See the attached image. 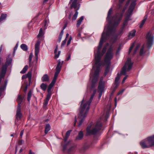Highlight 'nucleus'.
Returning <instances> with one entry per match:
<instances>
[{
    "label": "nucleus",
    "mask_w": 154,
    "mask_h": 154,
    "mask_svg": "<svg viewBox=\"0 0 154 154\" xmlns=\"http://www.w3.org/2000/svg\"><path fill=\"white\" fill-rule=\"evenodd\" d=\"M28 69V66H26L23 69V70L20 72V73L22 74L25 73Z\"/></svg>",
    "instance_id": "obj_31"
},
{
    "label": "nucleus",
    "mask_w": 154,
    "mask_h": 154,
    "mask_svg": "<svg viewBox=\"0 0 154 154\" xmlns=\"http://www.w3.org/2000/svg\"><path fill=\"white\" fill-rule=\"evenodd\" d=\"M8 66L5 64L2 65V71L0 76L1 78H3L6 74Z\"/></svg>",
    "instance_id": "obj_13"
},
{
    "label": "nucleus",
    "mask_w": 154,
    "mask_h": 154,
    "mask_svg": "<svg viewBox=\"0 0 154 154\" xmlns=\"http://www.w3.org/2000/svg\"><path fill=\"white\" fill-rule=\"evenodd\" d=\"M134 44L133 43L132 44V45H131V47H130V49H129V53H130L131 51L132 50V49L133 48L134 46Z\"/></svg>",
    "instance_id": "obj_47"
},
{
    "label": "nucleus",
    "mask_w": 154,
    "mask_h": 154,
    "mask_svg": "<svg viewBox=\"0 0 154 154\" xmlns=\"http://www.w3.org/2000/svg\"><path fill=\"white\" fill-rule=\"evenodd\" d=\"M135 3L134 2L132 3L130 6L128 11L126 12V15H127V17L124 21L123 24V27H124L127 26L128 24V20L129 17L131 14V13L134 8L135 6Z\"/></svg>",
    "instance_id": "obj_6"
},
{
    "label": "nucleus",
    "mask_w": 154,
    "mask_h": 154,
    "mask_svg": "<svg viewBox=\"0 0 154 154\" xmlns=\"http://www.w3.org/2000/svg\"><path fill=\"white\" fill-rule=\"evenodd\" d=\"M17 102L18 103V106H20L21 107V104L22 101V98L20 95H19L17 99Z\"/></svg>",
    "instance_id": "obj_19"
},
{
    "label": "nucleus",
    "mask_w": 154,
    "mask_h": 154,
    "mask_svg": "<svg viewBox=\"0 0 154 154\" xmlns=\"http://www.w3.org/2000/svg\"><path fill=\"white\" fill-rule=\"evenodd\" d=\"M71 132V131H67L66 133V137L64 138V140L65 141L67 139L68 137L70 135Z\"/></svg>",
    "instance_id": "obj_37"
},
{
    "label": "nucleus",
    "mask_w": 154,
    "mask_h": 154,
    "mask_svg": "<svg viewBox=\"0 0 154 154\" xmlns=\"http://www.w3.org/2000/svg\"><path fill=\"white\" fill-rule=\"evenodd\" d=\"M47 85L44 83H42L40 85L41 88L43 91H45L47 88Z\"/></svg>",
    "instance_id": "obj_30"
},
{
    "label": "nucleus",
    "mask_w": 154,
    "mask_h": 154,
    "mask_svg": "<svg viewBox=\"0 0 154 154\" xmlns=\"http://www.w3.org/2000/svg\"><path fill=\"white\" fill-rule=\"evenodd\" d=\"M75 149V147L74 146H71L68 150V152H70L74 151Z\"/></svg>",
    "instance_id": "obj_46"
},
{
    "label": "nucleus",
    "mask_w": 154,
    "mask_h": 154,
    "mask_svg": "<svg viewBox=\"0 0 154 154\" xmlns=\"http://www.w3.org/2000/svg\"><path fill=\"white\" fill-rule=\"evenodd\" d=\"M26 75L27 77L29 78V81H30L32 76L31 72V71H29L28 73Z\"/></svg>",
    "instance_id": "obj_36"
},
{
    "label": "nucleus",
    "mask_w": 154,
    "mask_h": 154,
    "mask_svg": "<svg viewBox=\"0 0 154 154\" xmlns=\"http://www.w3.org/2000/svg\"><path fill=\"white\" fill-rule=\"evenodd\" d=\"M57 50H58V47L57 46L56 47V48L55 50H54V53L55 54V57L56 58H57L58 57H59V55L60 53V51H58V54H57Z\"/></svg>",
    "instance_id": "obj_22"
},
{
    "label": "nucleus",
    "mask_w": 154,
    "mask_h": 154,
    "mask_svg": "<svg viewBox=\"0 0 154 154\" xmlns=\"http://www.w3.org/2000/svg\"><path fill=\"white\" fill-rule=\"evenodd\" d=\"M22 116V114L21 112V107L19 106L17 107V113L16 115V120H15V124L18 125V124L17 122V121L20 120Z\"/></svg>",
    "instance_id": "obj_11"
},
{
    "label": "nucleus",
    "mask_w": 154,
    "mask_h": 154,
    "mask_svg": "<svg viewBox=\"0 0 154 154\" xmlns=\"http://www.w3.org/2000/svg\"><path fill=\"white\" fill-rule=\"evenodd\" d=\"M147 18V17L146 16H145L144 17V19L142 20L141 24L140 25V28H141L143 27V25L144 24L145 21H146V20Z\"/></svg>",
    "instance_id": "obj_28"
},
{
    "label": "nucleus",
    "mask_w": 154,
    "mask_h": 154,
    "mask_svg": "<svg viewBox=\"0 0 154 154\" xmlns=\"http://www.w3.org/2000/svg\"><path fill=\"white\" fill-rule=\"evenodd\" d=\"M32 95V92L30 91L28 93L27 96V100L28 101H29Z\"/></svg>",
    "instance_id": "obj_41"
},
{
    "label": "nucleus",
    "mask_w": 154,
    "mask_h": 154,
    "mask_svg": "<svg viewBox=\"0 0 154 154\" xmlns=\"http://www.w3.org/2000/svg\"><path fill=\"white\" fill-rule=\"evenodd\" d=\"M72 13L71 12L70 13L69 17V19H70L71 18V15H72Z\"/></svg>",
    "instance_id": "obj_60"
},
{
    "label": "nucleus",
    "mask_w": 154,
    "mask_h": 154,
    "mask_svg": "<svg viewBox=\"0 0 154 154\" xmlns=\"http://www.w3.org/2000/svg\"><path fill=\"white\" fill-rule=\"evenodd\" d=\"M20 47L24 51H27L28 49L27 45L25 44H22L20 45Z\"/></svg>",
    "instance_id": "obj_27"
},
{
    "label": "nucleus",
    "mask_w": 154,
    "mask_h": 154,
    "mask_svg": "<svg viewBox=\"0 0 154 154\" xmlns=\"http://www.w3.org/2000/svg\"><path fill=\"white\" fill-rule=\"evenodd\" d=\"M71 57V54H69L68 55V57L66 59V61H68L70 58Z\"/></svg>",
    "instance_id": "obj_54"
},
{
    "label": "nucleus",
    "mask_w": 154,
    "mask_h": 154,
    "mask_svg": "<svg viewBox=\"0 0 154 154\" xmlns=\"http://www.w3.org/2000/svg\"><path fill=\"white\" fill-rule=\"evenodd\" d=\"M27 78V76H26V75H23L22 76V79H26Z\"/></svg>",
    "instance_id": "obj_56"
},
{
    "label": "nucleus",
    "mask_w": 154,
    "mask_h": 154,
    "mask_svg": "<svg viewBox=\"0 0 154 154\" xmlns=\"http://www.w3.org/2000/svg\"><path fill=\"white\" fill-rule=\"evenodd\" d=\"M140 46V45H137L136 48H135V50L134 51V53H133L134 55V54H135L137 51L138 49L139 48Z\"/></svg>",
    "instance_id": "obj_44"
},
{
    "label": "nucleus",
    "mask_w": 154,
    "mask_h": 154,
    "mask_svg": "<svg viewBox=\"0 0 154 154\" xmlns=\"http://www.w3.org/2000/svg\"><path fill=\"white\" fill-rule=\"evenodd\" d=\"M122 16V14H116L112 18V23L109 24L108 26H106L104 28L98 48L97 54L95 56V60L94 61L92 69L90 73V78L93 75L92 83V88L95 86L96 83L98 80L100 67L102 65V63L100 61L101 58L105 52L106 47L108 46L109 44L107 43L106 45L103 48L101 53H100V50L105 39L108 36L113 35L115 32L116 27L119 23Z\"/></svg>",
    "instance_id": "obj_1"
},
{
    "label": "nucleus",
    "mask_w": 154,
    "mask_h": 154,
    "mask_svg": "<svg viewBox=\"0 0 154 154\" xmlns=\"http://www.w3.org/2000/svg\"><path fill=\"white\" fill-rule=\"evenodd\" d=\"M24 142V141L23 140H20L19 141V144L20 145H21L23 144Z\"/></svg>",
    "instance_id": "obj_53"
},
{
    "label": "nucleus",
    "mask_w": 154,
    "mask_h": 154,
    "mask_svg": "<svg viewBox=\"0 0 154 154\" xmlns=\"http://www.w3.org/2000/svg\"><path fill=\"white\" fill-rule=\"evenodd\" d=\"M77 122V119H76V117H75V123H74V126H75V125H76V123Z\"/></svg>",
    "instance_id": "obj_59"
},
{
    "label": "nucleus",
    "mask_w": 154,
    "mask_h": 154,
    "mask_svg": "<svg viewBox=\"0 0 154 154\" xmlns=\"http://www.w3.org/2000/svg\"><path fill=\"white\" fill-rule=\"evenodd\" d=\"M56 71L55 73L54 76V78H55V79H57L58 75L60 70L59 69H56Z\"/></svg>",
    "instance_id": "obj_38"
},
{
    "label": "nucleus",
    "mask_w": 154,
    "mask_h": 154,
    "mask_svg": "<svg viewBox=\"0 0 154 154\" xmlns=\"http://www.w3.org/2000/svg\"><path fill=\"white\" fill-rule=\"evenodd\" d=\"M40 42L39 41H38L35 45V56L36 59L38 58V54L39 52V46Z\"/></svg>",
    "instance_id": "obj_12"
},
{
    "label": "nucleus",
    "mask_w": 154,
    "mask_h": 154,
    "mask_svg": "<svg viewBox=\"0 0 154 154\" xmlns=\"http://www.w3.org/2000/svg\"><path fill=\"white\" fill-rule=\"evenodd\" d=\"M44 34V32L42 31V29L41 28L40 29L38 34L37 35V37L40 38L43 36Z\"/></svg>",
    "instance_id": "obj_29"
},
{
    "label": "nucleus",
    "mask_w": 154,
    "mask_h": 154,
    "mask_svg": "<svg viewBox=\"0 0 154 154\" xmlns=\"http://www.w3.org/2000/svg\"><path fill=\"white\" fill-rule=\"evenodd\" d=\"M120 75L119 74H118L117 75L116 78L115 82V85L116 86L115 88V89H116L118 86L119 84V80L120 78Z\"/></svg>",
    "instance_id": "obj_15"
},
{
    "label": "nucleus",
    "mask_w": 154,
    "mask_h": 154,
    "mask_svg": "<svg viewBox=\"0 0 154 154\" xmlns=\"http://www.w3.org/2000/svg\"><path fill=\"white\" fill-rule=\"evenodd\" d=\"M84 19V17L83 16L81 17L79 20L77 21V23L76 24V26L78 27L81 24L82 20Z\"/></svg>",
    "instance_id": "obj_21"
},
{
    "label": "nucleus",
    "mask_w": 154,
    "mask_h": 154,
    "mask_svg": "<svg viewBox=\"0 0 154 154\" xmlns=\"http://www.w3.org/2000/svg\"><path fill=\"white\" fill-rule=\"evenodd\" d=\"M22 151H23V149H21L20 150L19 152L20 153H21Z\"/></svg>",
    "instance_id": "obj_64"
},
{
    "label": "nucleus",
    "mask_w": 154,
    "mask_h": 154,
    "mask_svg": "<svg viewBox=\"0 0 154 154\" xmlns=\"http://www.w3.org/2000/svg\"><path fill=\"white\" fill-rule=\"evenodd\" d=\"M67 26V24H66L63 27V30L65 29L66 26Z\"/></svg>",
    "instance_id": "obj_63"
},
{
    "label": "nucleus",
    "mask_w": 154,
    "mask_h": 154,
    "mask_svg": "<svg viewBox=\"0 0 154 154\" xmlns=\"http://www.w3.org/2000/svg\"><path fill=\"white\" fill-rule=\"evenodd\" d=\"M112 13V8H110L108 12V16L107 18V20H109L111 15V14Z\"/></svg>",
    "instance_id": "obj_25"
},
{
    "label": "nucleus",
    "mask_w": 154,
    "mask_h": 154,
    "mask_svg": "<svg viewBox=\"0 0 154 154\" xmlns=\"http://www.w3.org/2000/svg\"><path fill=\"white\" fill-rule=\"evenodd\" d=\"M57 79L54 78L51 84L54 85L56 82Z\"/></svg>",
    "instance_id": "obj_50"
},
{
    "label": "nucleus",
    "mask_w": 154,
    "mask_h": 154,
    "mask_svg": "<svg viewBox=\"0 0 154 154\" xmlns=\"http://www.w3.org/2000/svg\"><path fill=\"white\" fill-rule=\"evenodd\" d=\"M78 10H76L75 13L73 15L72 19L73 20H75L76 19L78 14V12L77 11Z\"/></svg>",
    "instance_id": "obj_34"
},
{
    "label": "nucleus",
    "mask_w": 154,
    "mask_h": 154,
    "mask_svg": "<svg viewBox=\"0 0 154 154\" xmlns=\"http://www.w3.org/2000/svg\"><path fill=\"white\" fill-rule=\"evenodd\" d=\"M136 31L135 30H133L131 31L128 35V37L129 38H131L135 36Z\"/></svg>",
    "instance_id": "obj_17"
},
{
    "label": "nucleus",
    "mask_w": 154,
    "mask_h": 154,
    "mask_svg": "<svg viewBox=\"0 0 154 154\" xmlns=\"http://www.w3.org/2000/svg\"><path fill=\"white\" fill-rule=\"evenodd\" d=\"M23 132H24V130H22L21 132H20V136L21 137L23 134Z\"/></svg>",
    "instance_id": "obj_55"
},
{
    "label": "nucleus",
    "mask_w": 154,
    "mask_h": 154,
    "mask_svg": "<svg viewBox=\"0 0 154 154\" xmlns=\"http://www.w3.org/2000/svg\"><path fill=\"white\" fill-rule=\"evenodd\" d=\"M96 91V90H94L93 94L91 96L89 100L86 101L85 99H83L82 101L80 108V114L78 116V118L79 119L78 124L79 127L82 125L84 118L87 116L90 108V105Z\"/></svg>",
    "instance_id": "obj_2"
},
{
    "label": "nucleus",
    "mask_w": 154,
    "mask_h": 154,
    "mask_svg": "<svg viewBox=\"0 0 154 154\" xmlns=\"http://www.w3.org/2000/svg\"><path fill=\"white\" fill-rule=\"evenodd\" d=\"M125 89H122V90L120 91L118 93V95H119L120 94H122L123 93Z\"/></svg>",
    "instance_id": "obj_51"
},
{
    "label": "nucleus",
    "mask_w": 154,
    "mask_h": 154,
    "mask_svg": "<svg viewBox=\"0 0 154 154\" xmlns=\"http://www.w3.org/2000/svg\"><path fill=\"white\" fill-rule=\"evenodd\" d=\"M66 40H67V39H66V38H65V40L62 42V44L61 45V46H64L66 44Z\"/></svg>",
    "instance_id": "obj_49"
},
{
    "label": "nucleus",
    "mask_w": 154,
    "mask_h": 154,
    "mask_svg": "<svg viewBox=\"0 0 154 154\" xmlns=\"http://www.w3.org/2000/svg\"><path fill=\"white\" fill-rule=\"evenodd\" d=\"M63 30L61 32V33L60 34V36H61V38H62L63 35Z\"/></svg>",
    "instance_id": "obj_58"
},
{
    "label": "nucleus",
    "mask_w": 154,
    "mask_h": 154,
    "mask_svg": "<svg viewBox=\"0 0 154 154\" xmlns=\"http://www.w3.org/2000/svg\"><path fill=\"white\" fill-rule=\"evenodd\" d=\"M145 48V45H143L142 46V48H141L140 52V55L141 56H143V55L145 53V51H144V49Z\"/></svg>",
    "instance_id": "obj_24"
},
{
    "label": "nucleus",
    "mask_w": 154,
    "mask_h": 154,
    "mask_svg": "<svg viewBox=\"0 0 154 154\" xmlns=\"http://www.w3.org/2000/svg\"><path fill=\"white\" fill-rule=\"evenodd\" d=\"M51 128V126L49 124L46 125L45 127V134H47L48 132L50 130Z\"/></svg>",
    "instance_id": "obj_20"
},
{
    "label": "nucleus",
    "mask_w": 154,
    "mask_h": 154,
    "mask_svg": "<svg viewBox=\"0 0 154 154\" xmlns=\"http://www.w3.org/2000/svg\"><path fill=\"white\" fill-rule=\"evenodd\" d=\"M33 57V54L32 53H30L29 57V65L31 64V63L32 60V59Z\"/></svg>",
    "instance_id": "obj_40"
},
{
    "label": "nucleus",
    "mask_w": 154,
    "mask_h": 154,
    "mask_svg": "<svg viewBox=\"0 0 154 154\" xmlns=\"http://www.w3.org/2000/svg\"><path fill=\"white\" fill-rule=\"evenodd\" d=\"M146 38L147 39L146 45L147 47L149 48L152 45L153 40V37L152 35V33L149 32L146 35Z\"/></svg>",
    "instance_id": "obj_9"
},
{
    "label": "nucleus",
    "mask_w": 154,
    "mask_h": 154,
    "mask_svg": "<svg viewBox=\"0 0 154 154\" xmlns=\"http://www.w3.org/2000/svg\"><path fill=\"white\" fill-rule=\"evenodd\" d=\"M102 123L100 122H97L93 126H89L87 128V135H91L96 134L98 131L101 128Z\"/></svg>",
    "instance_id": "obj_3"
},
{
    "label": "nucleus",
    "mask_w": 154,
    "mask_h": 154,
    "mask_svg": "<svg viewBox=\"0 0 154 154\" xmlns=\"http://www.w3.org/2000/svg\"><path fill=\"white\" fill-rule=\"evenodd\" d=\"M84 134L82 131H80L78 134V136L76 138V140H81L83 137Z\"/></svg>",
    "instance_id": "obj_16"
},
{
    "label": "nucleus",
    "mask_w": 154,
    "mask_h": 154,
    "mask_svg": "<svg viewBox=\"0 0 154 154\" xmlns=\"http://www.w3.org/2000/svg\"><path fill=\"white\" fill-rule=\"evenodd\" d=\"M89 148V145H87L84 146L81 149V152H83L84 151L88 149Z\"/></svg>",
    "instance_id": "obj_23"
},
{
    "label": "nucleus",
    "mask_w": 154,
    "mask_h": 154,
    "mask_svg": "<svg viewBox=\"0 0 154 154\" xmlns=\"http://www.w3.org/2000/svg\"><path fill=\"white\" fill-rule=\"evenodd\" d=\"M72 143V141H70V142H69L67 144H66L65 146H63V150L64 151H65L66 148V147L67 146H68L69 145L71 144Z\"/></svg>",
    "instance_id": "obj_42"
},
{
    "label": "nucleus",
    "mask_w": 154,
    "mask_h": 154,
    "mask_svg": "<svg viewBox=\"0 0 154 154\" xmlns=\"http://www.w3.org/2000/svg\"><path fill=\"white\" fill-rule=\"evenodd\" d=\"M145 140L149 148L154 146V135L148 137Z\"/></svg>",
    "instance_id": "obj_10"
},
{
    "label": "nucleus",
    "mask_w": 154,
    "mask_h": 154,
    "mask_svg": "<svg viewBox=\"0 0 154 154\" xmlns=\"http://www.w3.org/2000/svg\"><path fill=\"white\" fill-rule=\"evenodd\" d=\"M128 77V75H127L126 76H125V77L123 78V80H122V83H124L125 82V80H126V79H127V78Z\"/></svg>",
    "instance_id": "obj_52"
},
{
    "label": "nucleus",
    "mask_w": 154,
    "mask_h": 154,
    "mask_svg": "<svg viewBox=\"0 0 154 154\" xmlns=\"http://www.w3.org/2000/svg\"><path fill=\"white\" fill-rule=\"evenodd\" d=\"M62 64V63H61V62L59 61L56 68V69H59L60 70Z\"/></svg>",
    "instance_id": "obj_35"
},
{
    "label": "nucleus",
    "mask_w": 154,
    "mask_h": 154,
    "mask_svg": "<svg viewBox=\"0 0 154 154\" xmlns=\"http://www.w3.org/2000/svg\"><path fill=\"white\" fill-rule=\"evenodd\" d=\"M29 154H35L34 153L32 152L31 150H29Z\"/></svg>",
    "instance_id": "obj_57"
},
{
    "label": "nucleus",
    "mask_w": 154,
    "mask_h": 154,
    "mask_svg": "<svg viewBox=\"0 0 154 154\" xmlns=\"http://www.w3.org/2000/svg\"><path fill=\"white\" fill-rule=\"evenodd\" d=\"M125 0H119V2L120 3H123Z\"/></svg>",
    "instance_id": "obj_61"
},
{
    "label": "nucleus",
    "mask_w": 154,
    "mask_h": 154,
    "mask_svg": "<svg viewBox=\"0 0 154 154\" xmlns=\"http://www.w3.org/2000/svg\"><path fill=\"white\" fill-rule=\"evenodd\" d=\"M72 39V38L71 36H70L69 39V40L68 41L67 43V45H69L71 42V41Z\"/></svg>",
    "instance_id": "obj_48"
},
{
    "label": "nucleus",
    "mask_w": 154,
    "mask_h": 154,
    "mask_svg": "<svg viewBox=\"0 0 154 154\" xmlns=\"http://www.w3.org/2000/svg\"><path fill=\"white\" fill-rule=\"evenodd\" d=\"M48 101L45 100L43 103V108L44 109H46L47 108V106L48 104Z\"/></svg>",
    "instance_id": "obj_32"
},
{
    "label": "nucleus",
    "mask_w": 154,
    "mask_h": 154,
    "mask_svg": "<svg viewBox=\"0 0 154 154\" xmlns=\"http://www.w3.org/2000/svg\"><path fill=\"white\" fill-rule=\"evenodd\" d=\"M7 17V15L5 14H2L0 17V22L4 20H5Z\"/></svg>",
    "instance_id": "obj_26"
},
{
    "label": "nucleus",
    "mask_w": 154,
    "mask_h": 154,
    "mask_svg": "<svg viewBox=\"0 0 154 154\" xmlns=\"http://www.w3.org/2000/svg\"><path fill=\"white\" fill-rule=\"evenodd\" d=\"M82 0H70L69 4L71 3L70 8H74L76 10L79 9L80 7L79 1Z\"/></svg>",
    "instance_id": "obj_8"
},
{
    "label": "nucleus",
    "mask_w": 154,
    "mask_h": 154,
    "mask_svg": "<svg viewBox=\"0 0 154 154\" xmlns=\"http://www.w3.org/2000/svg\"><path fill=\"white\" fill-rule=\"evenodd\" d=\"M53 85H53L51 84H50L49 85L48 88V91L51 92V90L52 88V87H53Z\"/></svg>",
    "instance_id": "obj_45"
},
{
    "label": "nucleus",
    "mask_w": 154,
    "mask_h": 154,
    "mask_svg": "<svg viewBox=\"0 0 154 154\" xmlns=\"http://www.w3.org/2000/svg\"><path fill=\"white\" fill-rule=\"evenodd\" d=\"M131 1V0H128V1L127 2L126 4L125 5V6L123 9V11H125V10L126 9V8H127V7L129 3V2Z\"/></svg>",
    "instance_id": "obj_43"
},
{
    "label": "nucleus",
    "mask_w": 154,
    "mask_h": 154,
    "mask_svg": "<svg viewBox=\"0 0 154 154\" xmlns=\"http://www.w3.org/2000/svg\"><path fill=\"white\" fill-rule=\"evenodd\" d=\"M140 144L141 147L143 149L149 148L146 140L140 142Z\"/></svg>",
    "instance_id": "obj_14"
},
{
    "label": "nucleus",
    "mask_w": 154,
    "mask_h": 154,
    "mask_svg": "<svg viewBox=\"0 0 154 154\" xmlns=\"http://www.w3.org/2000/svg\"><path fill=\"white\" fill-rule=\"evenodd\" d=\"M133 64V63L131 61V59L128 58L125 65L121 72V74L122 75H125L127 72L129 71L131 69Z\"/></svg>",
    "instance_id": "obj_5"
},
{
    "label": "nucleus",
    "mask_w": 154,
    "mask_h": 154,
    "mask_svg": "<svg viewBox=\"0 0 154 154\" xmlns=\"http://www.w3.org/2000/svg\"><path fill=\"white\" fill-rule=\"evenodd\" d=\"M113 53L112 51V48L110 47L108 50L105 57L104 60V64H106L107 66L105 70L106 75L107 73L109 72L110 64V60L112 58Z\"/></svg>",
    "instance_id": "obj_4"
},
{
    "label": "nucleus",
    "mask_w": 154,
    "mask_h": 154,
    "mask_svg": "<svg viewBox=\"0 0 154 154\" xmlns=\"http://www.w3.org/2000/svg\"><path fill=\"white\" fill-rule=\"evenodd\" d=\"M105 82L103 81L102 78H101L99 82L98 87V92L99 93V99H100L104 91L105 88Z\"/></svg>",
    "instance_id": "obj_7"
},
{
    "label": "nucleus",
    "mask_w": 154,
    "mask_h": 154,
    "mask_svg": "<svg viewBox=\"0 0 154 154\" xmlns=\"http://www.w3.org/2000/svg\"><path fill=\"white\" fill-rule=\"evenodd\" d=\"M49 79V76L47 74L44 75L41 79V80L42 82H47L48 81Z\"/></svg>",
    "instance_id": "obj_18"
},
{
    "label": "nucleus",
    "mask_w": 154,
    "mask_h": 154,
    "mask_svg": "<svg viewBox=\"0 0 154 154\" xmlns=\"http://www.w3.org/2000/svg\"><path fill=\"white\" fill-rule=\"evenodd\" d=\"M12 62V59H9L8 58L7 59V60L5 63V64L7 65L8 66L9 65H10Z\"/></svg>",
    "instance_id": "obj_33"
},
{
    "label": "nucleus",
    "mask_w": 154,
    "mask_h": 154,
    "mask_svg": "<svg viewBox=\"0 0 154 154\" xmlns=\"http://www.w3.org/2000/svg\"><path fill=\"white\" fill-rule=\"evenodd\" d=\"M48 94L47 95V97L46 98V99L45 100H46L48 101L49 100L50 98L51 97V92L48 91Z\"/></svg>",
    "instance_id": "obj_39"
},
{
    "label": "nucleus",
    "mask_w": 154,
    "mask_h": 154,
    "mask_svg": "<svg viewBox=\"0 0 154 154\" xmlns=\"http://www.w3.org/2000/svg\"><path fill=\"white\" fill-rule=\"evenodd\" d=\"M69 35V34L68 33H67L66 34V38L68 37Z\"/></svg>",
    "instance_id": "obj_62"
}]
</instances>
